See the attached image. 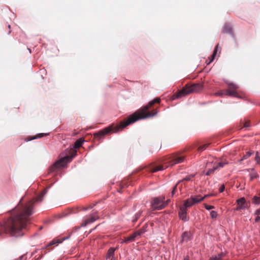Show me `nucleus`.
Returning <instances> with one entry per match:
<instances>
[{
    "mask_svg": "<svg viewBox=\"0 0 260 260\" xmlns=\"http://www.w3.org/2000/svg\"><path fill=\"white\" fill-rule=\"evenodd\" d=\"M183 260H189V258L188 256H186L183 258Z\"/></svg>",
    "mask_w": 260,
    "mask_h": 260,
    "instance_id": "43",
    "label": "nucleus"
},
{
    "mask_svg": "<svg viewBox=\"0 0 260 260\" xmlns=\"http://www.w3.org/2000/svg\"><path fill=\"white\" fill-rule=\"evenodd\" d=\"M218 45H217L216 46L215 48H214L213 53L211 56V59L210 61H209V62L208 63V64H209L211 62L213 61V60L214 59L215 56H216L217 51H218Z\"/></svg>",
    "mask_w": 260,
    "mask_h": 260,
    "instance_id": "25",
    "label": "nucleus"
},
{
    "mask_svg": "<svg viewBox=\"0 0 260 260\" xmlns=\"http://www.w3.org/2000/svg\"><path fill=\"white\" fill-rule=\"evenodd\" d=\"M179 183V182H178L173 187V189L171 191V197H173L174 196V195L175 194L176 190L177 188V186Z\"/></svg>",
    "mask_w": 260,
    "mask_h": 260,
    "instance_id": "33",
    "label": "nucleus"
},
{
    "mask_svg": "<svg viewBox=\"0 0 260 260\" xmlns=\"http://www.w3.org/2000/svg\"><path fill=\"white\" fill-rule=\"evenodd\" d=\"M255 160L256 161L257 164L260 163V157L259 156L258 152H256L255 156Z\"/></svg>",
    "mask_w": 260,
    "mask_h": 260,
    "instance_id": "35",
    "label": "nucleus"
},
{
    "mask_svg": "<svg viewBox=\"0 0 260 260\" xmlns=\"http://www.w3.org/2000/svg\"><path fill=\"white\" fill-rule=\"evenodd\" d=\"M67 239H68V237H67L66 238H60L56 240H53L51 242H50L49 243V246L54 245L56 243H61L63 241H64V240Z\"/></svg>",
    "mask_w": 260,
    "mask_h": 260,
    "instance_id": "23",
    "label": "nucleus"
},
{
    "mask_svg": "<svg viewBox=\"0 0 260 260\" xmlns=\"http://www.w3.org/2000/svg\"><path fill=\"white\" fill-rule=\"evenodd\" d=\"M81 210L83 211H86L88 210V209L87 208L82 207Z\"/></svg>",
    "mask_w": 260,
    "mask_h": 260,
    "instance_id": "42",
    "label": "nucleus"
},
{
    "mask_svg": "<svg viewBox=\"0 0 260 260\" xmlns=\"http://www.w3.org/2000/svg\"><path fill=\"white\" fill-rule=\"evenodd\" d=\"M138 236H140V233H139L138 231H137L136 232H134L129 236L125 238V239L123 241L121 242V244H122L123 243H128L134 241L136 240V238Z\"/></svg>",
    "mask_w": 260,
    "mask_h": 260,
    "instance_id": "11",
    "label": "nucleus"
},
{
    "mask_svg": "<svg viewBox=\"0 0 260 260\" xmlns=\"http://www.w3.org/2000/svg\"><path fill=\"white\" fill-rule=\"evenodd\" d=\"M86 208L88 209V210H89V209H92V206H90H90H89L88 207H86Z\"/></svg>",
    "mask_w": 260,
    "mask_h": 260,
    "instance_id": "46",
    "label": "nucleus"
},
{
    "mask_svg": "<svg viewBox=\"0 0 260 260\" xmlns=\"http://www.w3.org/2000/svg\"><path fill=\"white\" fill-rule=\"evenodd\" d=\"M160 101L161 100L159 98H155L154 100L150 101L148 104L145 106L142 109L136 111L133 114L128 116L126 119L120 121L119 124H115L113 123L109 126L106 127L95 133L94 134L95 139L99 140L110 132H112L113 133H117L119 131H122L127 125L133 123L139 120L152 117L156 115L158 112L157 111H155L153 112H150L148 111V109L154 104H159L160 102Z\"/></svg>",
    "mask_w": 260,
    "mask_h": 260,
    "instance_id": "2",
    "label": "nucleus"
},
{
    "mask_svg": "<svg viewBox=\"0 0 260 260\" xmlns=\"http://www.w3.org/2000/svg\"><path fill=\"white\" fill-rule=\"evenodd\" d=\"M225 254L222 252L218 253L217 255H212L208 260H222L223 257H224Z\"/></svg>",
    "mask_w": 260,
    "mask_h": 260,
    "instance_id": "16",
    "label": "nucleus"
},
{
    "mask_svg": "<svg viewBox=\"0 0 260 260\" xmlns=\"http://www.w3.org/2000/svg\"><path fill=\"white\" fill-rule=\"evenodd\" d=\"M191 197L193 198V200L194 204L200 203L205 199V197H202L200 195L191 196Z\"/></svg>",
    "mask_w": 260,
    "mask_h": 260,
    "instance_id": "21",
    "label": "nucleus"
},
{
    "mask_svg": "<svg viewBox=\"0 0 260 260\" xmlns=\"http://www.w3.org/2000/svg\"><path fill=\"white\" fill-rule=\"evenodd\" d=\"M211 195L210 194H207V195H205L203 197H205V199L208 197H210L211 196Z\"/></svg>",
    "mask_w": 260,
    "mask_h": 260,
    "instance_id": "44",
    "label": "nucleus"
},
{
    "mask_svg": "<svg viewBox=\"0 0 260 260\" xmlns=\"http://www.w3.org/2000/svg\"><path fill=\"white\" fill-rule=\"evenodd\" d=\"M48 134H46V133H40V134H38L37 135H36L35 137H34L33 138H32L31 139H30L29 140H34V139H39V138H41L44 136H47Z\"/></svg>",
    "mask_w": 260,
    "mask_h": 260,
    "instance_id": "29",
    "label": "nucleus"
},
{
    "mask_svg": "<svg viewBox=\"0 0 260 260\" xmlns=\"http://www.w3.org/2000/svg\"><path fill=\"white\" fill-rule=\"evenodd\" d=\"M218 95L225 94L231 96L236 97L239 99H242L244 96V93L242 91L239 89V87L233 82H230L228 85V88L225 90L224 92H218L216 93Z\"/></svg>",
    "mask_w": 260,
    "mask_h": 260,
    "instance_id": "5",
    "label": "nucleus"
},
{
    "mask_svg": "<svg viewBox=\"0 0 260 260\" xmlns=\"http://www.w3.org/2000/svg\"><path fill=\"white\" fill-rule=\"evenodd\" d=\"M208 145H209L208 144H204L202 146H200L198 148V151H203L205 150L208 147Z\"/></svg>",
    "mask_w": 260,
    "mask_h": 260,
    "instance_id": "32",
    "label": "nucleus"
},
{
    "mask_svg": "<svg viewBox=\"0 0 260 260\" xmlns=\"http://www.w3.org/2000/svg\"><path fill=\"white\" fill-rule=\"evenodd\" d=\"M142 213V211H139V212H138L135 215V216H134V218L132 220L133 222H134V223L136 222L138 220V219L140 217V216H141Z\"/></svg>",
    "mask_w": 260,
    "mask_h": 260,
    "instance_id": "26",
    "label": "nucleus"
},
{
    "mask_svg": "<svg viewBox=\"0 0 260 260\" xmlns=\"http://www.w3.org/2000/svg\"><path fill=\"white\" fill-rule=\"evenodd\" d=\"M194 176V175H190L187 176L185 178H184L183 179L179 181L178 182H179V183H180V182H183L184 181H190L191 178H193Z\"/></svg>",
    "mask_w": 260,
    "mask_h": 260,
    "instance_id": "30",
    "label": "nucleus"
},
{
    "mask_svg": "<svg viewBox=\"0 0 260 260\" xmlns=\"http://www.w3.org/2000/svg\"><path fill=\"white\" fill-rule=\"evenodd\" d=\"M8 28H9V29H10V28H11V25L9 24V25H8Z\"/></svg>",
    "mask_w": 260,
    "mask_h": 260,
    "instance_id": "47",
    "label": "nucleus"
},
{
    "mask_svg": "<svg viewBox=\"0 0 260 260\" xmlns=\"http://www.w3.org/2000/svg\"><path fill=\"white\" fill-rule=\"evenodd\" d=\"M251 172L250 173V179L253 180V179L256 178L258 177V175L254 169H251Z\"/></svg>",
    "mask_w": 260,
    "mask_h": 260,
    "instance_id": "24",
    "label": "nucleus"
},
{
    "mask_svg": "<svg viewBox=\"0 0 260 260\" xmlns=\"http://www.w3.org/2000/svg\"><path fill=\"white\" fill-rule=\"evenodd\" d=\"M117 247L113 248V247H110L106 254V258L107 259L108 258H110V257L115 256V251L117 249Z\"/></svg>",
    "mask_w": 260,
    "mask_h": 260,
    "instance_id": "13",
    "label": "nucleus"
},
{
    "mask_svg": "<svg viewBox=\"0 0 260 260\" xmlns=\"http://www.w3.org/2000/svg\"><path fill=\"white\" fill-rule=\"evenodd\" d=\"M222 31L224 33H227L231 34V35H233L232 28L231 26L227 23H225L223 27Z\"/></svg>",
    "mask_w": 260,
    "mask_h": 260,
    "instance_id": "17",
    "label": "nucleus"
},
{
    "mask_svg": "<svg viewBox=\"0 0 260 260\" xmlns=\"http://www.w3.org/2000/svg\"><path fill=\"white\" fill-rule=\"evenodd\" d=\"M250 126V122L249 121H245L244 123L243 127L244 128L248 127Z\"/></svg>",
    "mask_w": 260,
    "mask_h": 260,
    "instance_id": "36",
    "label": "nucleus"
},
{
    "mask_svg": "<svg viewBox=\"0 0 260 260\" xmlns=\"http://www.w3.org/2000/svg\"><path fill=\"white\" fill-rule=\"evenodd\" d=\"M75 152H74V154L72 156H68L62 155V156L58 160L56 161L52 166H51L48 170V174H51L55 172L57 169L61 167H63L68 162H71L74 158V155L75 154Z\"/></svg>",
    "mask_w": 260,
    "mask_h": 260,
    "instance_id": "6",
    "label": "nucleus"
},
{
    "mask_svg": "<svg viewBox=\"0 0 260 260\" xmlns=\"http://www.w3.org/2000/svg\"><path fill=\"white\" fill-rule=\"evenodd\" d=\"M210 216L212 219H215L218 216L217 212L215 211H211L210 213Z\"/></svg>",
    "mask_w": 260,
    "mask_h": 260,
    "instance_id": "31",
    "label": "nucleus"
},
{
    "mask_svg": "<svg viewBox=\"0 0 260 260\" xmlns=\"http://www.w3.org/2000/svg\"><path fill=\"white\" fill-rule=\"evenodd\" d=\"M92 215L98 216V211L93 210L92 213L91 214H90V216H91Z\"/></svg>",
    "mask_w": 260,
    "mask_h": 260,
    "instance_id": "40",
    "label": "nucleus"
},
{
    "mask_svg": "<svg viewBox=\"0 0 260 260\" xmlns=\"http://www.w3.org/2000/svg\"><path fill=\"white\" fill-rule=\"evenodd\" d=\"M10 32H11V30H10V31H9V34H10Z\"/></svg>",
    "mask_w": 260,
    "mask_h": 260,
    "instance_id": "48",
    "label": "nucleus"
},
{
    "mask_svg": "<svg viewBox=\"0 0 260 260\" xmlns=\"http://www.w3.org/2000/svg\"><path fill=\"white\" fill-rule=\"evenodd\" d=\"M254 214L255 215H258L259 216V215H260V208L257 209L255 211Z\"/></svg>",
    "mask_w": 260,
    "mask_h": 260,
    "instance_id": "39",
    "label": "nucleus"
},
{
    "mask_svg": "<svg viewBox=\"0 0 260 260\" xmlns=\"http://www.w3.org/2000/svg\"><path fill=\"white\" fill-rule=\"evenodd\" d=\"M84 142V140L82 138H80L77 139L74 143V145L73 147L70 146V147L67 148L65 151L61 154V155L64 154V156H71L74 154V152H75V154L74 155V157L77 155V151L76 149L80 148L83 143Z\"/></svg>",
    "mask_w": 260,
    "mask_h": 260,
    "instance_id": "7",
    "label": "nucleus"
},
{
    "mask_svg": "<svg viewBox=\"0 0 260 260\" xmlns=\"http://www.w3.org/2000/svg\"><path fill=\"white\" fill-rule=\"evenodd\" d=\"M194 204H195L193 202V198L190 197L184 201L183 206L182 207H185V209H186L187 208L193 206Z\"/></svg>",
    "mask_w": 260,
    "mask_h": 260,
    "instance_id": "14",
    "label": "nucleus"
},
{
    "mask_svg": "<svg viewBox=\"0 0 260 260\" xmlns=\"http://www.w3.org/2000/svg\"><path fill=\"white\" fill-rule=\"evenodd\" d=\"M165 199L164 196L153 198L151 204V207L158 210L165 208L168 205V203L165 202Z\"/></svg>",
    "mask_w": 260,
    "mask_h": 260,
    "instance_id": "8",
    "label": "nucleus"
},
{
    "mask_svg": "<svg viewBox=\"0 0 260 260\" xmlns=\"http://www.w3.org/2000/svg\"><path fill=\"white\" fill-rule=\"evenodd\" d=\"M253 154V151H248V152H246V154L244 155L243 156L241 159H238L237 160V161L239 162H241L242 161H243L244 159H247Z\"/></svg>",
    "mask_w": 260,
    "mask_h": 260,
    "instance_id": "22",
    "label": "nucleus"
},
{
    "mask_svg": "<svg viewBox=\"0 0 260 260\" xmlns=\"http://www.w3.org/2000/svg\"><path fill=\"white\" fill-rule=\"evenodd\" d=\"M150 225L151 226H153V223H150V224L148 223H145L140 229L138 230L139 233H140V235H141L142 234L145 233L147 231V229L149 226V225Z\"/></svg>",
    "mask_w": 260,
    "mask_h": 260,
    "instance_id": "15",
    "label": "nucleus"
},
{
    "mask_svg": "<svg viewBox=\"0 0 260 260\" xmlns=\"http://www.w3.org/2000/svg\"><path fill=\"white\" fill-rule=\"evenodd\" d=\"M99 218V216L92 215V216H86L84 217L81 226H86L87 224L91 223L94 222L96 220Z\"/></svg>",
    "mask_w": 260,
    "mask_h": 260,
    "instance_id": "10",
    "label": "nucleus"
},
{
    "mask_svg": "<svg viewBox=\"0 0 260 260\" xmlns=\"http://www.w3.org/2000/svg\"><path fill=\"white\" fill-rule=\"evenodd\" d=\"M110 260H116V258L115 256H113V257H110L109 258Z\"/></svg>",
    "mask_w": 260,
    "mask_h": 260,
    "instance_id": "41",
    "label": "nucleus"
},
{
    "mask_svg": "<svg viewBox=\"0 0 260 260\" xmlns=\"http://www.w3.org/2000/svg\"><path fill=\"white\" fill-rule=\"evenodd\" d=\"M203 82H187L182 89L174 94V99L181 98L191 93L198 92L203 88Z\"/></svg>",
    "mask_w": 260,
    "mask_h": 260,
    "instance_id": "4",
    "label": "nucleus"
},
{
    "mask_svg": "<svg viewBox=\"0 0 260 260\" xmlns=\"http://www.w3.org/2000/svg\"><path fill=\"white\" fill-rule=\"evenodd\" d=\"M178 217L180 220L184 222L189 221V217L187 215V210L185 209V207H180L178 212Z\"/></svg>",
    "mask_w": 260,
    "mask_h": 260,
    "instance_id": "9",
    "label": "nucleus"
},
{
    "mask_svg": "<svg viewBox=\"0 0 260 260\" xmlns=\"http://www.w3.org/2000/svg\"><path fill=\"white\" fill-rule=\"evenodd\" d=\"M218 169V166H213L212 168L209 169L207 172L206 173V175L208 176L213 174L214 171Z\"/></svg>",
    "mask_w": 260,
    "mask_h": 260,
    "instance_id": "28",
    "label": "nucleus"
},
{
    "mask_svg": "<svg viewBox=\"0 0 260 260\" xmlns=\"http://www.w3.org/2000/svg\"><path fill=\"white\" fill-rule=\"evenodd\" d=\"M236 202L238 204V207L236 208V210H245L246 209V200L244 197L237 200Z\"/></svg>",
    "mask_w": 260,
    "mask_h": 260,
    "instance_id": "12",
    "label": "nucleus"
},
{
    "mask_svg": "<svg viewBox=\"0 0 260 260\" xmlns=\"http://www.w3.org/2000/svg\"><path fill=\"white\" fill-rule=\"evenodd\" d=\"M170 199H168L166 201H165V202L166 203H168V204L170 203Z\"/></svg>",
    "mask_w": 260,
    "mask_h": 260,
    "instance_id": "45",
    "label": "nucleus"
},
{
    "mask_svg": "<svg viewBox=\"0 0 260 260\" xmlns=\"http://www.w3.org/2000/svg\"><path fill=\"white\" fill-rule=\"evenodd\" d=\"M189 237H190V233L188 232L187 231L184 232L182 233L181 235V242H183L184 241L187 242L189 240Z\"/></svg>",
    "mask_w": 260,
    "mask_h": 260,
    "instance_id": "19",
    "label": "nucleus"
},
{
    "mask_svg": "<svg viewBox=\"0 0 260 260\" xmlns=\"http://www.w3.org/2000/svg\"><path fill=\"white\" fill-rule=\"evenodd\" d=\"M205 208L207 210H210L211 209H213L215 208V207L212 205H208L206 204H204Z\"/></svg>",
    "mask_w": 260,
    "mask_h": 260,
    "instance_id": "34",
    "label": "nucleus"
},
{
    "mask_svg": "<svg viewBox=\"0 0 260 260\" xmlns=\"http://www.w3.org/2000/svg\"><path fill=\"white\" fill-rule=\"evenodd\" d=\"M229 164V162L227 160L224 159L223 161L219 162L216 166H218V168H222L225 165H228Z\"/></svg>",
    "mask_w": 260,
    "mask_h": 260,
    "instance_id": "27",
    "label": "nucleus"
},
{
    "mask_svg": "<svg viewBox=\"0 0 260 260\" xmlns=\"http://www.w3.org/2000/svg\"><path fill=\"white\" fill-rule=\"evenodd\" d=\"M184 159L185 157L184 156L179 155L177 154H172L169 156L167 161L165 163V166L164 165H160L154 167L153 165H150L146 168V170L150 172H156L158 171L163 170L169 166H173L175 165L181 163L184 161Z\"/></svg>",
    "mask_w": 260,
    "mask_h": 260,
    "instance_id": "3",
    "label": "nucleus"
},
{
    "mask_svg": "<svg viewBox=\"0 0 260 260\" xmlns=\"http://www.w3.org/2000/svg\"><path fill=\"white\" fill-rule=\"evenodd\" d=\"M47 188L44 189L40 194L36 197L35 202H42L43 200L44 196L47 193Z\"/></svg>",
    "mask_w": 260,
    "mask_h": 260,
    "instance_id": "18",
    "label": "nucleus"
},
{
    "mask_svg": "<svg viewBox=\"0 0 260 260\" xmlns=\"http://www.w3.org/2000/svg\"><path fill=\"white\" fill-rule=\"evenodd\" d=\"M252 203L254 205H260V192L252 198Z\"/></svg>",
    "mask_w": 260,
    "mask_h": 260,
    "instance_id": "20",
    "label": "nucleus"
},
{
    "mask_svg": "<svg viewBox=\"0 0 260 260\" xmlns=\"http://www.w3.org/2000/svg\"><path fill=\"white\" fill-rule=\"evenodd\" d=\"M23 198L11 212L10 216L0 222V235H8L16 238L24 235L23 230L29 223L34 213L35 202L22 203Z\"/></svg>",
    "mask_w": 260,
    "mask_h": 260,
    "instance_id": "1",
    "label": "nucleus"
},
{
    "mask_svg": "<svg viewBox=\"0 0 260 260\" xmlns=\"http://www.w3.org/2000/svg\"><path fill=\"white\" fill-rule=\"evenodd\" d=\"M254 221H255V222H260V216L258 215H256V217H255Z\"/></svg>",
    "mask_w": 260,
    "mask_h": 260,
    "instance_id": "38",
    "label": "nucleus"
},
{
    "mask_svg": "<svg viewBox=\"0 0 260 260\" xmlns=\"http://www.w3.org/2000/svg\"><path fill=\"white\" fill-rule=\"evenodd\" d=\"M224 189H225L224 185V184L221 185L219 188V192H220V193L222 192L224 190Z\"/></svg>",
    "mask_w": 260,
    "mask_h": 260,
    "instance_id": "37",
    "label": "nucleus"
}]
</instances>
